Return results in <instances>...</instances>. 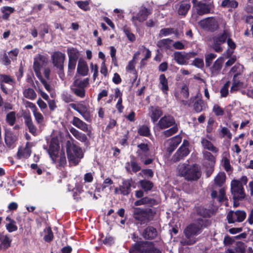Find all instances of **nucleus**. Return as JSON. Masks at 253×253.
<instances>
[{
	"mask_svg": "<svg viewBox=\"0 0 253 253\" xmlns=\"http://www.w3.org/2000/svg\"><path fill=\"white\" fill-rule=\"evenodd\" d=\"M59 145L56 138H52L48 152L53 163L58 164L59 167H64L67 162L64 152H60L59 154Z\"/></svg>",
	"mask_w": 253,
	"mask_h": 253,
	"instance_id": "nucleus-1",
	"label": "nucleus"
},
{
	"mask_svg": "<svg viewBox=\"0 0 253 253\" xmlns=\"http://www.w3.org/2000/svg\"><path fill=\"white\" fill-rule=\"evenodd\" d=\"M248 182L247 176H242L240 180L234 179L231 182V191L234 200H242L246 197L243 187Z\"/></svg>",
	"mask_w": 253,
	"mask_h": 253,
	"instance_id": "nucleus-2",
	"label": "nucleus"
},
{
	"mask_svg": "<svg viewBox=\"0 0 253 253\" xmlns=\"http://www.w3.org/2000/svg\"><path fill=\"white\" fill-rule=\"evenodd\" d=\"M204 223L203 220L199 219L197 223H192L185 229L184 233L187 241L183 243V245H192L197 241L195 237L200 233Z\"/></svg>",
	"mask_w": 253,
	"mask_h": 253,
	"instance_id": "nucleus-3",
	"label": "nucleus"
},
{
	"mask_svg": "<svg viewBox=\"0 0 253 253\" xmlns=\"http://www.w3.org/2000/svg\"><path fill=\"white\" fill-rule=\"evenodd\" d=\"M67 153L70 164L74 165H77L83 157L81 148L70 141L67 144Z\"/></svg>",
	"mask_w": 253,
	"mask_h": 253,
	"instance_id": "nucleus-4",
	"label": "nucleus"
},
{
	"mask_svg": "<svg viewBox=\"0 0 253 253\" xmlns=\"http://www.w3.org/2000/svg\"><path fill=\"white\" fill-rule=\"evenodd\" d=\"M129 253H161L156 249L152 242H140L135 244L130 249Z\"/></svg>",
	"mask_w": 253,
	"mask_h": 253,
	"instance_id": "nucleus-5",
	"label": "nucleus"
},
{
	"mask_svg": "<svg viewBox=\"0 0 253 253\" xmlns=\"http://www.w3.org/2000/svg\"><path fill=\"white\" fill-rule=\"evenodd\" d=\"M230 36V33L227 30H224L222 33L213 36L211 40L212 48L215 52H221L223 50L221 44Z\"/></svg>",
	"mask_w": 253,
	"mask_h": 253,
	"instance_id": "nucleus-6",
	"label": "nucleus"
},
{
	"mask_svg": "<svg viewBox=\"0 0 253 253\" xmlns=\"http://www.w3.org/2000/svg\"><path fill=\"white\" fill-rule=\"evenodd\" d=\"M47 58L41 54L37 55L34 58L33 68L37 77L41 79V70L47 65Z\"/></svg>",
	"mask_w": 253,
	"mask_h": 253,
	"instance_id": "nucleus-7",
	"label": "nucleus"
},
{
	"mask_svg": "<svg viewBox=\"0 0 253 253\" xmlns=\"http://www.w3.org/2000/svg\"><path fill=\"white\" fill-rule=\"evenodd\" d=\"M134 217L140 221L145 222L152 218L153 214L152 210H143L139 208L134 209Z\"/></svg>",
	"mask_w": 253,
	"mask_h": 253,
	"instance_id": "nucleus-8",
	"label": "nucleus"
},
{
	"mask_svg": "<svg viewBox=\"0 0 253 253\" xmlns=\"http://www.w3.org/2000/svg\"><path fill=\"white\" fill-rule=\"evenodd\" d=\"M221 19L219 18H208L199 22L200 26L205 29L214 31L218 29Z\"/></svg>",
	"mask_w": 253,
	"mask_h": 253,
	"instance_id": "nucleus-9",
	"label": "nucleus"
},
{
	"mask_svg": "<svg viewBox=\"0 0 253 253\" xmlns=\"http://www.w3.org/2000/svg\"><path fill=\"white\" fill-rule=\"evenodd\" d=\"M247 216L244 211L237 210L235 211H230L227 215V219L229 223H233L236 222H243Z\"/></svg>",
	"mask_w": 253,
	"mask_h": 253,
	"instance_id": "nucleus-10",
	"label": "nucleus"
},
{
	"mask_svg": "<svg viewBox=\"0 0 253 253\" xmlns=\"http://www.w3.org/2000/svg\"><path fill=\"white\" fill-rule=\"evenodd\" d=\"M194 52L188 53H182L181 52L175 51L173 56L176 62L179 65H187L188 63V60L194 57L196 55Z\"/></svg>",
	"mask_w": 253,
	"mask_h": 253,
	"instance_id": "nucleus-11",
	"label": "nucleus"
},
{
	"mask_svg": "<svg viewBox=\"0 0 253 253\" xmlns=\"http://www.w3.org/2000/svg\"><path fill=\"white\" fill-rule=\"evenodd\" d=\"M189 145V143L187 140H183L182 145L173 156L172 159L173 161H178L189 154L190 151L188 148Z\"/></svg>",
	"mask_w": 253,
	"mask_h": 253,
	"instance_id": "nucleus-12",
	"label": "nucleus"
},
{
	"mask_svg": "<svg viewBox=\"0 0 253 253\" xmlns=\"http://www.w3.org/2000/svg\"><path fill=\"white\" fill-rule=\"evenodd\" d=\"M65 58V54L60 52H55L51 56L52 63L54 66L60 70L63 69Z\"/></svg>",
	"mask_w": 253,
	"mask_h": 253,
	"instance_id": "nucleus-13",
	"label": "nucleus"
},
{
	"mask_svg": "<svg viewBox=\"0 0 253 253\" xmlns=\"http://www.w3.org/2000/svg\"><path fill=\"white\" fill-rule=\"evenodd\" d=\"M181 140L182 138L180 135H176L168 139L165 143L167 151L170 153L172 152Z\"/></svg>",
	"mask_w": 253,
	"mask_h": 253,
	"instance_id": "nucleus-14",
	"label": "nucleus"
},
{
	"mask_svg": "<svg viewBox=\"0 0 253 253\" xmlns=\"http://www.w3.org/2000/svg\"><path fill=\"white\" fill-rule=\"evenodd\" d=\"M151 14V11L145 7H141L135 16L132 18L133 22L136 24V21L140 22H143L146 20L148 16Z\"/></svg>",
	"mask_w": 253,
	"mask_h": 253,
	"instance_id": "nucleus-15",
	"label": "nucleus"
},
{
	"mask_svg": "<svg viewBox=\"0 0 253 253\" xmlns=\"http://www.w3.org/2000/svg\"><path fill=\"white\" fill-rule=\"evenodd\" d=\"M200 175L201 173L197 165H192L190 166L185 179L189 180H196Z\"/></svg>",
	"mask_w": 253,
	"mask_h": 253,
	"instance_id": "nucleus-16",
	"label": "nucleus"
},
{
	"mask_svg": "<svg viewBox=\"0 0 253 253\" xmlns=\"http://www.w3.org/2000/svg\"><path fill=\"white\" fill-rule=\"evenodd\" d=\"M175 123L174 118L169 115L165 116L159 121L157 125L160 129L168 128Z\"/></svg>",
	"mask_w": 253,
	"mask_h": 253,
	"instance_id": "nucleus-17",
	"label": "nucleus"
},
{
	"mask_svg": "<svg viewBox=\"0 0 253 253\" xmlns=\"http://www.w3.org/2000/svg\"><path fill=\"white\" fill-rule=\"evenodd\" d=\"M72 124L79 129L87 133L89 135L91 131L88 127V125L78 117H74L72 121Z\"/></svg>",
	"mask_w": 253,
	"mask_h": 253,
	"instance_id": "nucleus-18",
	"label": "nucleus"
},
{
	"mask_svg": "<svg viewBox=\"0 0 253 253\" xmlns=\"http://www.w3.org/2000/svg\"><path fill=\"white\" fill-rule=\"evenodd\" d=\"M159 87L162 90L163 93L167 94L169 90L168 81L164 74H161L159 78Z\"/></svg>",
	"mask_w": 253,
	"mask_h": 253,
	"instance_id": "nucleus-19",
	"label": "nucleus"
},
{
	"mask_svg": "<svg viewBox=\"0 0 253 253\" xmlns=\"http://www.w3.org/2000/svg\"><path fill=\"white\" fill-rule=\"evenodd\" d=\"M23 117L24 118L25 123L28 126L29 131L34 135H35L36 134L37 129L33 123L30 114L29 113L25 114L24 115Z\"/></svg>",
	"mask_w": 253,
	"mask_h": 253,
	"instance_id": "nucleus-20",
	"label": "nucleus"
},
{
	"mask_svg": "<svg viewBox=\"0 0 253 253\" xmlns=\"http://www.w3.org/2000/svg\"><path fill=\"white\" fill-rule=\"evenodd\" d=\"M150 117L153 123H156L163 114L162 110L157 107H151L149 113Z\"/></svg>",
	"mask_w": 253,
	"mask_h": 253,
	"instance_id": "nucleus-21",
	"label": "nucleus"
},
{
	"mask_svg": "<svg viewBox=\"0 0 253 253\" xmlns=\"http://www.w3.org/2000/svg\"><path fill=\"white\" fill-rule=\"evenodd\" d=\"M198 14L201 15L210 12V6L204 3L194 4Z\"/></svg>",
	"mask_w": 253,
	"mask_h": 253,
	"instance_id": "nucleus-22",
	"label": "nucleus"
},
{
	"mask_svg": "<svg viewBox=\"0 0 253 253\" xmlns=\"http://www.w3.org/2000/svg\"><path fill=\"white\" fill-rule=\"evenodd\" d=\"M77 71L80 75L85 76L87 75L88 72V68L86 62L83 59H80L79 60Z\"/></svg>",
	"mask_w": 253,
	"mask_h": 253,
	"instance_id": "nucleus-23",
	"label": "nucleus"
},
{
	"mask_svg": "<svg viewBox=\"0 0 253 253\" xmlns=\"http://www.w3.org/2000/svg\"><path fill=\"white\" fill-rule=\"evenodd\" d=\"M201 144L205 149H207L214 153H217L218 152V149L214 146L211 141L205 138H202Z\"/></svg>",
	"mask_w": 253,
	"mask_h": 253,
	"instance_id": "nucleus-24",
	"label": "nucleus"
},
{
	"mask_svg": "<svg viewBox=\"0 0 253 253\" xmlns=\"http://www.w3.org/2000/svg\"><path fill=\"white\" fill-rule=\"evenodd\" d=\"M222 58H218L214 62L213 65L210 68V70L213 76H215L219 73L222 68Z\"/></svg>",
	"mask_w": 253,
	"mask_h": 253,
	"instance_id": "nucleus-25",
	"label": "nucleus"
},
{
	"mask_svg": "<svg viewBox=\"0 0 253 253\" xmlns=\"http://www.w3.org/2000/svg\"><path fill=\"white\" fill-rule=\"evenodd\" d=\"M157 235L156 229L152 227L146 228L143 233V236L146 239H153L156 237Z\"/></svg>",
	"mask_w": 253,
	"mask_h": 253,
	"instance_id": "nucleus-26",
	"label": "nucleus"
},
{
	"mask_svg": "<svg viewBox=\"0 0 253 253\" xmlns=\"http://www.w3.org/2000/svg\"><path fill=\"white\" fill-rule=\"evenodd\" d=\"M70 131L77 139L80 141L85 142L87 140V137L85 134L79 131L73 127L70 128Z\"/></svg>",
	"mask_w": 253,
	"mask_h": 253,
	"instance_id": "nucleus-27",
	"label": "nucleus"
},
{
	"mask_svg": "<svg viewBox=\"0 0 253 253\" xmlns=\"http://www.w3.org/2000/svg\"><path fill=\"white\" fill-rule=\"evenodd\" d=\"M31 153L30 146H29L28 143H27L24 148L19 149L17 153V157L19 159L22 158H27L30 156Z\"/></svg>",
	"mask_w": 253,
	"mask_h": 253,
	"instance_id": "nucleus-28",
	"label": "nucleus"
},
{
	"mask_svg": "<svg viewBox=\"0 0 253 253\" xmlns=\"http://www.w3.org/2000/svg\"><path fill=\"white\" fill-rule=\"evenodd\" d=\"M5 220L6 222L5 227L9 232H12L17 230L18 228L14 220L7 216L5 218Z\"/></svg>",
	"mask_w": 253,
	"mask_h": 253,
	"instance_id": "nucleus-29",
	"label": "nucleus"
},
{
	"mask_svg": "<svg viewBox=\"0 0 253 253\" xmlns=\"http://www.w3.org/2000/svg\"><path fill=\"white\" fill-rule=\"evenodd\" d=\"M131 183L128 180H124L123 184L120 187L121 193L124 195H128L130 192Z\"/></svg>",
	"mask_w": 253,
	"mask_h": 253,
	"instance_id": "nucleus-30",
	"label": "nucleus"
},
{
	"mask_svg": "<svg viewBox=\"0 0 253 253\" xmlns=\"http://www.w3.org/2000/svg\"><path fill=\"white\" fill-rule=\"evenodd\" d=\"M23 94L25 98L31 100H34L37 97V94L35 90L30 87L25 88L23 89Z\"/></svg>",
	"mask_w": 253,
	"mask_h": 253,
	"instance_id": "nucleus-31",
	"label": "nucleus"
},
{
	"mask_svg": "<svg viewBox=\"0 0 253 253\" xmlns=\"http://www.w3.org/2000/svg\"><path fill=\"white\" fill-rule=\"evenodd\" d=\"M238 74H236L233 77L232 85L231 87V92L236 91L242 88L245 87L246 85L242 82L236 80L235 78Z\"/></svg>",
	"mask_w": 253,
	"mask_h": 253,
	"instance_id": "nucleus-32",
	"label": "nucleus"
},
{
	"mask_svg": "<svg viewBox=\"0 0 253 253\" xmlns=\"http://www.w3.org/2000/svg\"><path fill=\"white\" fill-rule=\"evenodd\" d=\"M225 173L223 172H220L214 178V184L217 186H221L225 182Z\"/></svg>",
	"mask_w": 253,
	"mask_h": 253,
	"instance_id": "nucleus-33",
	"label": "nucleus"
},
{
	"mask_svg": "<svg viewBox=\"0 0 253 253\" xmlns=\"http://www.w3.org/2000/svg\"><path fill=\"white\" fill-rule=\"evenodd\" d=\"M190 7L189 3L187 1H182L179 5L178 12L179 15H185Z\"/></svg>",
	"mask_w": 253,
	"mask_h": 253,
	"instance_id": "nucleus-34",
	"label": "nucleus"
},
{
	"mask_svg": "<svg viewBox=\"0 0 253 253\" xmlns=\"http://www.w3.org/2000/svg\"><path fill=\"white\" fill-rule=\"evenodd\" d=\"M16 140L17 137L15 135L13 134L10 131H7L6 132L5 141L8 146H11Z\"/></svg>",
	"mask_w": 253,
	"mask_h": 253,
	"instance_id": "nucleus-35",
	"label": "nucleus"
},
{
	"mask_svg": "<svg viewBox=\"0 0 253 253\" xmlns=\"http://www.w3.org/2000/svg\"><path fill=\"white\" fill-rule=\"evenodd\" d=\"M227 43L228 46L230 48V49H228L226 52L224 54L225 57L228 58L229 56H231L233 52L234 49L236 47V44L230 38V37L227 39Z\"/></svg>",
	"mask_w": 253,
	"mask_h": 253,
	"instance_id": "nucleus-36",
	"label": "nucleus"
},
{
	"mask_svg": "<svg viewBox=\"0 0 253 253\" xmlns=\"http://www.w3.org/2000/svg\"><path fill=\"white\" fill-rule=\"evenodd\" d=\"M238 5V2L235 0H224L221 3L222 7H227L230 8V9L236 8Z\"/></svg>",
	"mask_w": 253,
	"mask_h": 253,
	"instance_id": "nucleus-37",
	"label": "nucleus"
},
{
	"mask_svg": "<svg viewBox=\"0 0 253 253\" xmlns=\"http://www.w3.org/2000/svg\"><path fill=\"white\" fill-rule=\"evenodd\" d=\"M14 11V9L9 6H3L1 8L3 14L2 17L3 19H7L9 15Z\"/></svg>",
	"mask_w": 253,
	"mask_h": 253,
	"instance_id": "nucleus-38",
	"label": "nucleus"
},
{
	"mask_svg": "<svg viewBox=\"0 0 253 253\" xmlns=\"http://www.w3.org/2000/svg\"><path fill=\"white\" fill-rule=\"evenodd\" d=\"M0 241H1V243L0 245V249L4 250L6 249L10 246L11 242V240L7 236L1 237Z\"/></svg>",
	"mask_w": 253,
	"mask_h": 253,
	"instance_id": "nucleus-39",
	"label": "nucleus"
},
{
	"mask_svg": "<svg viewBox=\"0 0 253 253\" xmlns=\"http://www.w3.org/2000/svg\"><path fill=\"white\" fill-rule=\"evenodd\" d=\"M67 53L69 56V59L77 60L80 56L79 52L73 47L68 48Z\"/></svg>",
	"mask_w": 253,
	"mask_h": 253,
	"instance_id": "nucleus-40",
	"label": "nucleus"
},
{
	"mask_svg": "<svg viewBox=\"0 0 253 253\" xmlns=\"http://www.w3.org/2000/svg\"><path fill=\"white\" fill-rule=\"evenodd\" d=\"M72 92L77 96L83 98L85 96L84 89L72 85L71 86Z\"/></svg>",
	"mask_w": 253,
	"mask_h": 253,
	"instance_id": "nucleus-41",
	"label": "nucleus"
},
{
	"mask_svg": "<svg viewBox=\"0 0 253 253\" xmlns=\"http://www.w3.org/2000/svg\"><path fill=\"white\" fill-rule=\"evenodd\" d=\"M190 166L189 165L186 164L179 165L178 167L179 174L185 178Z\"/></svg>",
	"mask_w": 253,
	"mask_h": 253,
	"instance_id": "nucleus-42",
	"label": "nucleus"
},
{
	"mask_svg": "<svg viewBox=\"0 0 253 253\" xmlns=\"http://www.w3.org/2000/svg\"><path fill=\"white\" fill-rule=\"evenodd\" d=\"M131 166L132 171L134 172L138 171L140 170L141 168L138 164L134 161H131L130 163H127L126 164V168L127 171L129 170V166Z\"/></svg>",
	"mask_w": 253,
	"mask_h": 253,
	"instance_id": "nucleus-43",
	"label": "nucleus"
},
{
	"mask_svg": "<svg viewBox=\"0 0 253 253\" xmlns=\"http://www.w3.org/2000/svg\"><path fill=\"white\" fill-rule=\"evenodd\" d=\"M88 79L86 78L83 80L77 79L74 82L73 85L84 88L88 84Z\"/></svg>",
	"mask_w": 253,
	"mask_h": 253,
	"instance_id": "nucleus-44",
	"label": "nucleus"
},
{
	"mask_svg": "<svg viewBox=\"0 0 253 253\" xmlns=\"http://www.w3.org/2000/svg\"><path fill=\"white\" fill-rule=\"evenodd\" d=\"M139 183L141 187L146 191L150 190L153 187L152 183L149 181L143 180H141Z\"/></svg>",
	"mask_w": 253,
	"mask_h": 253,
	"instance_id": "nucleus-45",
	"label": "nucleus"
},
{
	"mask_svg": "<svg viewBox=\"0 0 253 253\" xmlns=\"http://www.w3.org/2000/svg\"><path fill=\"white\" fill-rule=\"evenodd\" d=\"M138 132L140 135L144 136H148L150 134L149 128L146 126H141L138 130Z\"/></svg>",
	"mask_w": 253,
	"mask_h": 253,
	"instance_id": "nucleus-46",
	"label": "nucleus"
},
{
	"mask_svg": "<svg viewBox=\"0 0 253 253\" xmlns=\"http://www.w3.org/2000/svg\"><path fill=\"white\" fill-rule=\"evenodd\" d=\"M15 113L14 112H11L6 115V122L10 126H13L15 122Z\"/></svg>",
	"mask_w": 253,
	"mask_h": 253,
	"instance_id": "nucleus-47",
	"label": "nucleus"
},
{
	"mask_svg": "<svg viewBox=\"0 0 253 253\" xmlns=\"http://www.w3.org/2000/svg\"><path fill=\"white\" fill-rule=\"evenodd\" d=\"M0 82L1 84L3 83L12 84L13 83V79L9 76L5 75H0Z\"/></svg>",
	"mask_w": 253,
	"mask_h": 253,
	"instance_id": "nucleus-48",
	"label": "nucleus"
},
{
	"mask_svg": "<svg viewBox=\"0 0 253 253\" xmlns=\"http://www.w3.org/2000/svg\"><path fill=\"white\" fill-rule=\"evenodd\" d=\"M204 158L206 160H208L210 162V164L211 166H213L215 162V157L212 155L211 153L206 152L204 153Z\"/></svg>",
	"mask_w": 253,
	"mask_h": 253,
	"instance_id": "nucleus-49",
	"label": "nucleus"
},
{
	"mask_svg": "<svg viewBox=\"0 0 253 253\" xmlns=\"http://www.w3.org/2000/svg\"><path fill=\"white\" fill-rule=\"evenodd\" d=\"M230 85V82H227L223 85V86L221 88L220 93V96L221 97H225L227 96L228 94V88Z\"/></svg>",
	"mask_w": 253,
	"mask_h": 253,
	"instance_id": "nucleus-50",
	"label": "nucleus"
},
{
	"mask_svg": "<svg viewBox=\"0 0 253 253\" xmlns=\"http://www.w3.org/2000/svg\"><path fill=\"white\" fill-rule=\"evenodd\" d=\"M34 117L36 122L39 124H42L44 121V117L43 115L38 111H36L33 113Z\"/></svg>",
	"mask_w": 253,
	"mask_h": 253,
	"instance_id": "nucleus-51",
	"label": "nucleus"
},
{
	"mask_svg": "<svg viewBox=\"0 0 253 253\" xmlns=\"http://www.w3.org/2000/svg\"><path fill=\"white\" fill-rule=\"evenodd\" d=\"M204 107V102L202 100L197 101L194 105V110L197 112H201Z\"/></svg>",
	"mask_w": 253,
	"mask_h": 253,
	"instance_id": "nucleus-52",
	"label": "nucleus"
},
{
	"mask_svg": "<svg viewBox=\"0 0 253 253\" xmlns=\"http://www.w3.org/2000/svg\"><path fill=\"white\" fill-rule=\"evenodd\" d=\"M174 33V30L172 28H164L160 30L159 37H162L169 36Z\"/></svg>",
	"mask_w": 253,
	"mask_h": 253,
	"instance_id": "nucleus-53",
	"label": "nucleus"
},
{
	"mask_svg": "<svg viewBox=\"0 0 253 253\" xmlns=\"http://www.w3.org/2000/svg\"><path fill=\"white\" fill-rule=\"evenodd\" d=\"M212 112L216 116H222L224 114V110L217 104L213 106Z\"/></svg>",
	"mask_w": 253,
	"mask_h": 253,
	"instance_id": "nucleus-54",
	"label": "nucleus"
},
{
	"mask_svg": "<svg viewBox=\"0 0 253 253\" xmlns=\"http://www.w3.org/2000/svg\"><path fill=\"white\" fill-rule=\"evenodd\" d=\"M216 57V55L213 53H209L206 56V65L210 66L212 60Z\"/></svg>",
	"mask_w": 253,
	"mask_h": 253,
	"instance_id": "nucleus-55",
	"label": "nucleus"
},
{
	"mask_svg": "<svg viewBox=\"0 0 253 253\" xmlns=\"http://www.w3.org/2000/svg\"><path fill=\"white\" fill-rule=\"evenodd\" d=\"M77 5L84 11H87L89 9V3L87 1H78L76 2Z\"/></svg>",
	"mask_w": 253,
	"mask_h": 253,
	"instance_id": "nucleus-56",
	"label": "nucleus"
},
{
	"mask_svg": "<svg viewBox=\"0 0 253 253\" xmlns=\"http://www.w3.org/2000/svg\"><path fill=\"white\" fill-rule=\"evenodd\" d=\"M139 53H135L134 56H133V59L130 60L126 68L127 71H131L134 70L135 68V62H134V58L135 57L138 55Z\"/></svg>",
	"mask_w": 253,
	"mask_h": 253,
	"instance_id": "nucleus-57",
	"label": "nucleus"
},
{
	"mask_svg": "<svg viewBox=\"0 0 253 253\" xmlns=\"http://www.w3.org/2000/svg\"><path fill=\"white\" fill-rule=\"evenodd\" d=\"M177 130V127L176 126H174L169 129L165 131L163 133L166 137H168L176 132Z\"/></svg>",
	"mask_w": 253,
	"mask_h": 253,
	"instance_id": "nucleus-58",
	"label": "nucleus"
},
{
	"mask_svg": "<svg viewBox=\"0 0 253 253\" xmlns=\"http://www.w3.org/2000/svg\"><path fill=\"white\" fill-rule=\"evenodd\" d=\"M222 163L226 171H229L231 169V166L230 164L229 160L226 156H224L222 159Z\"/></svg>",
	"mask_w": 253,
	"mask_h": 253,
	"instance_id": "nucleus-59",
	"label": "nucleus"
},
{
	"mask_svg": "<svg viewBox=\"0 0 253 253\" xmlns=\"http://www.w3.org/2000/svg\"><path fill=\"white\" fill-rule=\"evenodd\" d=\"M80 114L86 121L88 122H90L91 121V116L89 110L84 112H83Z\"/></svg>",
	"mask_w": 253,
	"mask_h": 253,
	"instance_id": "nucleus-60",
	"label": "nucleus"
},
{
	"mask_svg": "<svg viewBox=\"0 0 253 253\" xmlns=\"http://www.w3.org/2000/svg\"><path fill=\"white\" fill-rule=\"evenodd\" d=\"M124 32L127 37L128 39L131 42H134L135 40L134 35L130 32V31L127 28H125Z\"/></svg>",
	"mask_w": 253,
	"mask_h": 253,
	"instance_id": "nucleus-61",
	"label": "nucleus"
},
{
	"mask_svg": "<svg viewBox=\"0 0 253 253\" xmlns=\"http://www.w3.org/2000/svg\"><path fill=\"white\" fill-rule=\"evenodd\" d=\"M24 104L26 107L29 108L31 109L33 113L38 109L35 104L28 101H25Z\"/></svg>",
	"mask_w": 253,
	"mask_h": 253,
	"instance_id": "nucleus-62",
	"label": "nucleus"
},
{
	"mask_svg": "<svg viewBox=\"0 0 253 253\" xmlns=\"http://www.w3.org/2000/svg\"><path fill=\"white\" fill-rule=\"evenodd\" d=\"M220 133L221 134L222 137H224L225 136H226L229 138H231V134L230 132L229 129L226 127H222L220 131Z\"/></svg>",
	"mask_w": 253,
	"mask_h": 253,
	"instance_id": "nucleus-63",
	"label": "nucleus"
},
{
	"mask_svg": "<svg viewBox=\"0 0 253 253\" xmlns=\"http://www.w3.org/2000/svg\"><path fill=\"white\" fill-rule=\"evenodd\" d=\"M37 103L42 112L47 108L46 104L41 98L37 100Z\"/></svg>",
	"mask_w": 253,
	"mask_h": 253,
	"instance_id": "nucleus-64",
	"label": "nucleus"
}]
</instances>
